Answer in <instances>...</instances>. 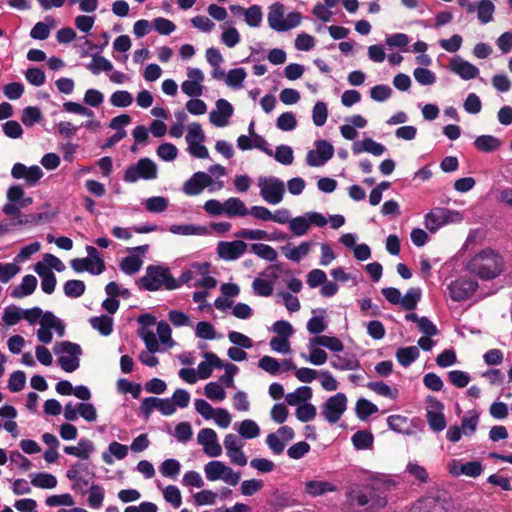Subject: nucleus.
<instances>
[{
	"label": "nucleus",
	"instance_id": "1",
	"mask_svg": "<svg viewBox=\"0 0 512 512\" xmlns=\"http://www.w3.org/2000/svg\"><path fill=\"white\" fill-rule=\"evenodd\" d=\"M138 289L149 292L160 290L164 287L166 290H173L175 286L174 277L168 267L162 265H149L146 267L144 276L136 281Z\"/></svg>",
	"mask_w": 512,
	"mask_h": 512
},
{
	"label": "nucleus",
	"instance_id": "2",
	"mask_svg": "<svg viewBox=\"0 0 512 512\" xmlns=\"http://www.w3.org/2000/svg\"><path fill=\"white\" fill-rule=\"evenodd\" d=\"M496 257L492 249L482 250L467 261L465 269L482 280H493L501 274Z\"/></svg>",
	"mask_w": 512,
	"mask_h": 512
},
{
	"label": "nucleus",
	"instance_id": "3",
	"mask_svg": "<svg viewBox=\"0 0 512 512\" xmlns=\"http://www.w3.org/2000/svg\"><path fill=\"white\" fill-rule=\"evenodd\" d=\"M284 13L285 7L282 2H273L269 7L267 16L269 27L278 33L286 32L298 27L302 20L300 12H289L285 19Z\"/></svg>",
	"mask_w": 512,
	"mask_h": 512
},
{
	"label": "nucleus",
	"instance_id": "4",
	"mask_svg": "<svg viewBox=\"0 0 512 512\" xmlns=\"http://www.w3.org/2000/svg\"><path fill=\"white\" fill-rule=\"evenodd\" d=\"M53 352L59 356L58 364L65 372L72 373L79 368L83 350L78 343L69 340L57 342L53 347Z\"/></svg>",
	"mask_w": 512,
	"mask_h": 512
},
{
	"label": "nucleus",
	"instance_id": "5",
	"mask_svg": "<svg viewBox=\"0 0 512 512\" xmlns=\"http://www.w3.org/2000/svg\"><path fill=\"white\" fill-rule=\"evenodd\" d=\"M65 476L72 481L71 489L79 494L84 495L88 492V485L96 477L95 472L90 469L88 463L76 462L66 471Z\"/></svg>",
	"mask_w": 512,
	"mask_h": 512
},
{
	"label": "nucleus",
	"instance_id": "6",
	"mask_svg": "<svg viewBox=\"0 0 512 512\" xmlns=\"http://www.w3.org/2000/svg\"><path fill=\"white\" fill-rule=\"evenodd\" d=\"M157 172L156 163L150 158L144 157L126 168L123 180L126 183H135L139 179L153 180L157 177Z\"/></svg>",
	"mask_w": 512,
	"mask_h": 512
},
{
	"label": "nucleus",
	"instance_id": "7",
	"mask_svg": "<svg viewBox=\"0 0 512 512\" xmlns=\"http://www.w3.org/2000/svg\"><path fill=\"white\" fill-rule=\"evenodd\" d=\"M261 197L269 204H279L285 194L284 182L275 176L260 177L258 180Z\"/></svg>",
	"mask_w": 512,
	"mask_h": 512
},
{
	"label": "nucleus",
	"instance_id": "8",
	"mask_svg": "<svg viewBox=\"0 0 512 512\" xmlns=\"http://www.w3.org/2000/svg\"><path fill=\"white\" fill-rule=\"evenodd\" d=\"M476 280L466 277L457 278L449 283L447 289L450 298L455 302H461L469 299L478 289Z\"/></svg>",
	"mask_w": 512,
	"mask_h": 512
},
{
	"label": "nucleus",
	"instance_id": "9",
	"mask_svg": "<svg viewBox=\"0 0 512 512\" xmlns=\"http://www.w3.org/2000/svg\"><path fill=\"white\" fill-rule=\"evenodd\" d=\"M347 409L345 393L338 392L330 396L322 406L324 418L331 424L336 423Z\"/></svg>",
	"mask_w": 512,
	"mask_h": 512
},
{
	"label": "nucleus",
	"instance_id": "10",
	"mask_svg": "<svg viewBox=\"0 0 512 512\" xmlns=\"http://www.w3.org/2000/svg\"><path fill=\"white\" fill-rule=\"evenodd\" d=\"M315 149L310 150L306 156L308 166L320 167L327 163L334 155L333 145L325 140L319 139L314 142Z\"/></svg>",
	"mask_w": 512,
	"mask_h": 512
},
{
	"label": "nucleus",
	"instance_id": "11",
	"mask_svg": "<svg viewBox=\"0 0 512 512\" xmlns=\"http://www.w3.org/2000/svg\"><path fill=\"white\" fill-rule=\"evenodd\" d=\"M416 507H423L430 512H452L454 503L446 492L436 496H426L419 499Z\"/></svg>",
	"mask_w": 512,
	"mask_h": 512
},
{
	"label": "nucleus",
	"instance_id": "12",
	"mask_svg": "<svg viewBox=\"0 0 512 512\" xmlns=\"http://www.w3.org/2000/svg\"><path fill=\"white\" fill-rule=\"evenodd\" d=\"M247 249V244L242 240L219 241L217 245L218 256L226 261H234L241 257Z\"/></svg>",
	"mask_w": 512,
	"mask_h": 512
},
{
	"label": "nucleus",
	"instance_id": "13",
	"mask_svg": "<svg viewBox=\"0 0 512 512\" xmlns=\"http://www.w3.org/2000/svg\"><path fill=\"white\" fill-rule=\"evenodd\" d=\"M224 447L227 456L233 464L245 466L247 464V457L242 448L243 443L238 439L235 434H227L224 438Z\"/></svg>",
	"mask_w": 512,
	"mask_h": 512
},
{
	"label": "nucleus",
	"instance_id": "14",
	"mask_svg": "<svg viewBox=\"0 0 512 512\" xmlns=\"http://www.w3.org/2000/svg\"><path fill=\"white\" fill-rule=\"evenodd\" d=\"M460 6L465 7L467 13L477 12L478 20L481 24H488L493 20L495 11L494 2H458Z\"/></svg>",
	"mask_w": 512,
	"mask_h": 512
},
{
	"label": "nucleus",
	"instance_id": "15",
	"mask_svg": "<svg viewBox=\"0 0 512 512\" xmlns=\"http://www.w3.org/2000/svg\"><path fill=\"white\" fill-rule=\"evenodd\" d=\"M212 177L203 172L198 171L195 172L191 178H189L183 185V192L189 196H196L200 194L205 187H208L212 184Z\"/></svg>",
	"mask_w": 512,
	"mask_h": 512
},
{
	"label": "nucleus",
	"instance_id": "16",
	"mask_svg": "<svg viewBox=\"0 0 512 512\" xmlns=\"http://www.w3.org/2000/svg\"><path fill=\"white\" fill-rule=\"evenodd\" d=\"M450 70L463 80L474 79L480 73L479 69L475 65L464 60L458 55L451 59Z\"/></svg>",
	"mask_w": 512,
	"mask_h": 512
},
{
	"label": "nucleus",
	"instance_id": "17",
	"mask_svg": "<svg viewBox=\"0 0 512 512\" xmlns=\"http://www.w3.org/2000/svg\"><path fill=\"white\" fill-rule=\"evenodd\" d=\"M22 196H24V189L21 185L16 184L10 186L7 190L8 203L3 205L2 212L8 216H21V210L17 204L21 201Z\"/></svg>",
	"mask_w": 512,
	"mask_h": 512
},
{
	"label": "nucleus",
	"instance_id": "18",
	"mask_svg": "<svg viewBox=\"0 0 512 512\" xmlns=\"http://www.w3.org/2000/svg\"><path fill=\"white\" fill-rule=\"evenodd\" d=\"M56 212H37L30 213L24 216L16 217L17 220L13 222V225H37L39 223H49L56 217Z\"/></svg>",
	"mask_w": 512,
	"mask_h": 512
},
{
	"label": "nucleus",
	"instance_id": "19",
	"mask_svg": "<svg viewBox=\"0 0 512 512\" xmlns=\"http://www.w3.org/2000/svg\"><path fill=\"white\" fill-rule=\"evenodd\" d=\"M37 283V278L34 275H25L21 284L12 289L10 296L17 299L27 297L34 293Z\"/></svg>",
	"mask_w": 512,
	"mask_h": 512
},
{
	"label": "nucleus",
	"instance_id": "20",
	"mask_svg": "<svg viewBox=\"0 0 512 512\" xmlns=\"http://www.w3.org/2000/svg\"><path fill=\"white\" fill-rule=\"evenodd\" d=\"M337 491V486L328 481L310 480L305 483V492L312 496H322L328 492Z\"/></svg>",
	"mask_w": 512,
	"mask_h": 512
},
{
	"label": "nucleus",
	"instance_id": "21",
	"mask_svg": "<svg viewBox=\"0 0 512 512\" xmlns=\"http://www.w3.org/2000/svg\"><path fill=\"white\" fill-rule=\"evenodd\" d=\"M449 472L454 476L466 475L469 477L476 478L480 476L481 473L483 472V466L480 461H469L460 464V466L454 465Z\"/></svg>",
	"mask_w": 512,
	"mask_h": 512
},
{
	"label": "nucleus",
	"instance_id": "22",
	"mask_svg": "<svg viewBox=\"0 0 512 512\" xmlns=\"http://www.w3.org/2000/svg\"><path fill=\"white\" fill-rule=\"evenodd\" d=\"M313 396L310 386H300L295 391L286 394L285 400L291 406H300L303 402L309 401Z\"/></svg>",
	"mask_w": 512,
	"mask_h": 512
},
{
	"label": "nucleus",
	"instance_id": "23",
	"mask_svg": "<svg viewBox=\"0 0 512 512\" xmlns=\"http://www.w3.org/2000/svg\"><path fill=\"white\" fill-rule=\"evenodd\" d=\"M127 453L128 447L126 445L113 441L109 444L108 450L102 453V459L106 464L111 465L114 463L113 456L122 460L127 456Z\"/></svg>",
	"mask_w": 512,
	"mask_h": 512
},
{
	"label": "nucleus",
	"instance_id": "24",
	"mask_svg": "<svg viewBox=\"0 0 512 512\" xmlns=\"http://www.w3.org/2000/svg\"><path fill=\"white\" fill-rule=\"evenodd\" d=\"M473 144L478 151L491 153L500 148L501 141L492 135H480L474 140Z\"/></svg>",
	"mask_w": 512,
	"mask_h": 512
},
{
	"label": "nucleus",
	"instance_id": "25",
	"mask_svg": "<svg viewBox=\"0 0 512 512\" xmlns=\"http://www.w3.org/2000/svg\"><path fill=\"white\" fill-rule=\"evenodd\" d=\"M316 345L323 346V347L327 348L328 350L335 352V353L341 352L344 349V345H343L342 341L335 336L321 335V336H317L315 338L310 339L309 346H316Z\"/></svg>",
	"mask_w": 512,
	"mask_h": 512
},
{
	"label": "nucleus",
	"instance_id": "26",
	"mask_svg": "<svg viewBox=\"0 0 512 512\" xmlns=\"http://www.w3.org/2000/svg\"><path fill=\"white\" fill-rule=\"evenodd\" d=\"M89 323L102 336H109L113 332V318L107 314L93 316L89 319Z\"/></svg>",
	"mask_w": 512,
	"mask_h": 512
},
{
	"label": "nucleus",
	"instance_id": "27",
	"mask_svg": "<svg viewBox=\"0 0 512 512\" xmlns=\"http://www.w3.org/2000/svg\"><path fill=\"white\" fill-rule=\"evenodd\" d=\"M331 366L340 371L357 370L360 368V362L353 354H345V356L336 355L330 362Z\"/></svg>",
	"mask_w": 512,
	"mask_h": 512
},
{
	"label": "nucleus",
	"instance_id": "28",
	"mask_svg": "<svg viewBox=\"0 0 512 512\" xmlns=\"http://www.w3.org/2000/svg\"><path fill=\"white\" fill-rule=\"evenodd\" d=\"M395 356L400 365L408 367L419 358L420 352L416 346L400 347Z\"/></svg>",
	"mask_w": 512,
	"mask_h": 512
},
{
	"label": "nucleus",
	"instance_id": "29",
	"mask_svg": "<svg viewBox=\"0 0 512 512\" xmlns=\"http://www.w3.org/2000/svg\"><path fill=\"white\" fill-rule=\"evenodd\" d=\"M351 441L355 450H367L373 446L374 435L368 430H358L352 435Z\"/></svg>",
	"mask_w": 512,
	"mask_h": 512
},
{
	"label": "nucleus",
	"instance_id": "30",
	"mask_svg": "<svg viewBox=\"0 0 512 512\" xmlns=\"http://www.w3.org/2000/svg\"><path fill=\"white\" fill-rule=\"evenodd\" d=\"M450 220L451 218H447L433 209L425 215L424 224L429 232L435 233L442 226L450 223Z\"/></svg>",
	"mask_w": 512,
	"mask_h": 512
},
{
	"label": "nucleus",
	"instance_id": "31",
	"mask_svg": "<svg viewBox=\"0 0 512 512\" xmlns=\"http://www.w3.org/2000/svg\"><path fill=\"white\" fill-rule=\"evenodd\" d=\"M340 2H317V4L312 9V14L322 22H330L334 11L333 9Z\"/></svg>",
	"mask_w": 512,
	"mask_h": 512
},
{
	"label": "nucleus",
	"instance_id": "32",
	"mask_svg": "<svg viewBox=\"0 0 512 512\" xmlns=\"http://www.w3.org/2000/svg\"><path fill=\"white\" fill-rule=\"evenodd\" d=\"M225 214L228 217H244L248 214V209L246 208L244 202L237 197L228 198L225 203Z\"/></svg>",
	"mask_w": 512,
	"mask_h": 512
},
{
	"label": "nucleus",
	"instance_id": "33",
	"mask_svg": "<svg viewBox=\"0 0 512 512\" xmlns=\"http://www.w3.org/2000/svg\"><path fill=\"white\" fill-rule=\"evenodd\" d=\"M387 424L389 429L398 434L410 435L412 433L410 430L409 419L405 416L390 415L387 418Z\"/></svg>",
	"mask_w": 512,
	"mask_h": 512
},
{
	"label": "nucleus",
	"instance_id": "34",
	"mask_svg": "<svg viewBox=\"0 0 512 512\" xmlns=\"http://www.w3.org/2000/svg\"><path fill=\"white\" fill-rule=\"evenodd\" d=\"M378 412V406L366 398H359L355 405L356 416L362 420H367L372 414Z\"/></svg>",
	"mask_w": 512,
	"mask_h": 512
},
{
	"label": "nucleus",
	"instance_id": "35",
	"mask_svg": "<svg viewBox=\"0 0 512 512\" xmlns=\"http://www.w3.org/2000/svg\"><path fill=\"white\" fill-rule=\"evenodd\" d=\"M87 68L94 74L98 75L101 72H110L113 70L112 63L104 56L99 55V52L92 54V61L87 65Z\"/></svg>",
	"mask_w": 512,
	"mask_h": 512
},
{
	"label": "nucleus",
	"instance_id": "36",
	"mask_svg": "<svg viewBox=\"0 0 512 512\" xmlns=\"http://www.w3.org/2000/svg\"><path fill=\"white\" fill-rule=\"evenodd\" d=\"M367 387L381 395L383 397H387L392 400H396L399 396V390L396 387H390L388 384L383 381H371L367 384Z\"/></svg>",
	"mask_w": 512,
	"mask_h": 512
},
{
	"label": "nucleus",
	"instance_id": "37",
	"mask_svg": "<svg viewBox=\"0 0 512 512\" xmlns=\"http://www.w3.org/2000/svg\"><path fill=\"white\" fill-rule=\"evenodd\" d=\"M422 297V289L420 287H412L408 289L401 298V306L404 310L412 311L416 309L418 302Z\"/></svg>",
	"mask_w": 512,
	"mask_h": 512
},
{
	"label": "nucleus",
	"instance_id": "38",
	"mask_svg": "<svg viewBox=\"0 0 512 512\" xmlns=\"http://www.w3.org/2000/svg\"><path fill=\"white\" fill-rule=\"evenodd\" d=\"M426 419L430 429L434 432H441L446 428V419L443 411H426Z\"/></svg>",
	"mask_w": 512,
	"mask_h": 512
},
{
	"label": "nucleus",
	"instance_id": "39",
	"mask_svg": "<svg viewBox=\"0 0 512 512\" xmlns=\"http://www.w3.org/2000/svg\"><path fill=\"white\" fill-rule=\"evenodd\" d=\"M86 290L84 281L78 279L67 280L63 285V292L69 298H79Z\"/></svg>",
	"mask_w": 512,
	"mask_h": 512
},
{
	"label": "nucleus",
	"instance_id": "40",
	"mask_svg": "<svg viewBox=\"0 0 512 512\" xmlns=\"http://www.w3.org/2000/svg\"><path fill=\"white\" fill-rule=\"evenodd\" d=\"M143 261L140 257L129 255L124 257L120 262V270L127 275H134L140 271Z\"/></svg>",
	"mask_w": 512,
	"mask_h": 512
},
{
	"label": "nucleus",
	"instance_id": "41",
	"mask_svg": "<svg viewBox=\"0 0 512 512\" xmlns=\"http://www.w3.org/2000/svg\"><path fill=\"white\" fill-rule=\"evenodd\" d=\"M226 465L222 461L212 460L205 467V476L209 481H217L222 479Z\"/></svg>",
	"mask_w": 512,
	"mask_h": 512
},
{
	"label": "nucleus",
	"instance_id": "42",
	"mask_svg": "<svg viewBox=\"0 0 512 512\" xmlns=\"http://www.w3.org/2000/svg\"><path fill=\"white\" fill-rule=\"evenodd\" d=\"M237 432L244 439H254L260 435V427L251 419L240 422Z\"/></svg>",
	"mask_w": 512,
	"mask_h": 512
},
{
	"label": "nucleus",
	"instance_id": "43",
	"mask_svg": "<svg viewBox=\"0 0 512 512\" xmlns=\"http://www.w3.org/2000/svg\"><path fill=\"white\" fill-rule=\"evenodd\" d=\"M247 76L244 68H233L228 71L225 77L226 84L233 89H240Z\"/></svg>",
	"mask_w": 512,
	"mask_h": 512
},
{
	"label": "nucleus",
	"instance_id": "44",
	"mask_svg": "<svg viewBox=\"0 0 512 512\" xmlns=\"http://www.w3.org/2000/svg\"><path fill=\"white\" fill-rule=\"evenodd\" d=\"M43 119L42 112L37 106H27L22 111L21 121L26 127H32Z\"/></svg>",
	"mask_w": 512,
	"mask_h": 512
},
{
	"label": "nucleus",
	"instance_id": "45",
	"mask_svg": "<svg viewBox=\"0 0 512 512\" xmlns=\"http://www.w3.org/2000/svg\"><path fill=\"white\" fill-rule=\"evenodd\" d=\"M41 325L54 329L59 337H63L65 334L66 326L64 322L60 318H58L52 311H45L44 322H42Z\"/></svg>",
	"mask_w": 512,
	"mask_h": 512
},
{
	"label": "nucleus",
	"instance_id": "46",
	"mask_svg": "<svg viewBox=\"0 0 512 512\" xmlns=\"http://www.w3.org/2000/svg\"><path fill=\"white\" fill-rule=\"evenodd\" d=\"M24 310L25 309L11 304L4 308L2 319L8 326L16 325L23 319Z\"/></svg>",
	"mask_w": 512,
	"mask_h": 512
},
{
	"label": "nucleus",
	"instance_id": "47",
	"mask_svg": "<svg viewBox=\"0 0 512 512\" xmlns=\"http://www.w3.org/2000/svg\"><path fill=\"white\" fill-rule=\"evenodd\" d=\"M31 484L37 488L53 489L57 485V478L53 474L41 472L32 478Z\"/></svg>",
	"mask_w": 512,
	"mask_h": 512
},
{
	"label": "nucleus",
	"instance_id": "48",
	"mask_svg": "<svg viewBox=\"0 0 512 512\" xmlns=\"http://www.w3.org/2000/svg\"><path fill=\"white\" fill-rule=\"evenodd\" d=\"M309 220L306 213L302 216H297L289 221V229L294 236H303L309 230Z\"/></svg>",
	"mask_w": 512,
	"mask_h": 512
},
{
	"label": "nucleus",
	"instance_id": "49",
	"mask_svg": "<svg viewBox=\"0 0 512 512\" xmlns=\"http://www.w3.org/2000/svg\"><path fill=\"white\" fill-rule=\"evenodd\" d=\"M251 251L256 254L258 257L273 262L277 258L276 250L270 245L263 243H254L251 245Z\"/></svg>",
	"mask_w": 512,
	"mask_h": 512
},
{
	"label": "nucleus",
	"instance_id": "50",
	"mask_svg": "<svg viewBox=\"0 0 512 512\" xmlns=\"http://www.w3.org/2000/svg\"><path fill=\"white\" fill-rule=\"evenodd\" d=\"M263 19L262 9L259 5H252L246 9L244 20L249 27H259Z\"/></svg>",
	"mask_w": 512,
	"mask_h": 512
},
{
	"label": "nucleus",
	"instance_id": "51",
	"mask_svg": "<svg viewBox=\"0 0 512 512\" xmlns=\"http://www.w3.org/2000/svg\"><path fill=\"white\" fill-rule=\"evenodd\" d=\"M88 491V505L93 509H99L103 504L105 496L103 487L98 484H92Z\"/></svg>",
	"mask_w": 512,
	"mask_h": 512
},
{
	"label": "nucleus",
	"instance_id": "52",
	"mask_svg": "<svg viewBox=\"0 0 512 512\" xmlns=\"http://www.w3.org/2000/svg\"><path fill=\"white\" fill-rule=\"evenodd\" d=\"M328 117L327 104L324 101H317L312 110V120L315 126L322 127Z\"/></svg>",
	"mask_w": 512,
	"mask_h": 512
},
{
	"label": "nucleus",
	"instance_id": "53",
	"mask_svg": "<svg viewBox=\"0 0 512 512\" xmlns=\"http://www.w3.org/2000/svg\"><path fill=\"white\" fill-rule=\"evenodd\" d=\"M295 414L299 421L303 423H308L309 421L313 420L316 417L317 410L312 403L306 401L303 402L302 405L297 407Z\"/></svg>",
	"mask_w": 512,
	"mask_h": 512
},
{
	"label": "nucleus",
	"instance_id": "54",
	"mask_svg": "<svg viewBox=\"0 0 512 512\" xmlns=\"http://www.w3.org/2000/svg\"><path fill=\"white\" fill-rule=\"evenodd\" d=\"M319 311L322 313V315L311 317L306 325L308 332L313 335H319L327 328V324L323 316L326 313V310L319 309Z\"/></svg>",
	"mask_w": 512,
	"mask_h": 512
},
{
	"label": "nucleus",
	"instance_id": "55",
	"mask_svg": "<svg viewBox=\"0 0 512 512\" xmlns=\"http://www.w3.org/2000/svg\"><path fill=\"white\" fill-rule=\"evenodd\" d=\"M415 80L422 86H429L436 82V75L425 67H417L413 71Z\"/></svg>",
	"mask_w": 512,
	"mask_h": 512
},
{
	"label": "nucleus",
	"instance_id": "56",
	"mask_svg": "<svg viewBox=\"0 0 512 512\" xmlns=\"http://www.w3.org/2000/svg\"><path fill=\"white\" fill-rule=\"evenodd\" d=\"M275 160L282 165H291L294 160L293 149L285 144L276 147L275 153L272 155Z\"/></svg>",
	"mask_w": 512,
	"mask_h": 512
},
{
	"label": "nucleus",
	"instance_id": "57",
	"mask_svg": "<svg viewBox=\"0 0 512 512\" xmlns=\"http://www.w3.org/2000/svg\"><path fill=\"white\" fill-rule=\"evenodd\" d=\"M195 335L198 338H201L204 340H213V339L220 337V335L216 334V331H215L213 325L208 321H200L197 323L196 329H195Z\"/></svg>",
	"mask_w": 512,
	"mask_h": 512
},
{
	"label": "nucleus",
	"instance_id": "58",
	"mask_svg": "<svg viewBox=\"0 0 512 512\" xmlns=\"http://www.w3.org/2000/svg\"><path fill=\"white\" fill-rule=\"evenodd\" d=\"M117 388L121 393H130L134 399L140 397L142 386L140 383L130 382L125 378H120L117 381Z\"/></svg>",
	"mask_w": 512,
	"mask_h": 512
},
{
	"label": "nucleus",
	"instance_id": "59",
	"mask_svg": "<svg viewBox=\"0 0 512 512\" xmlns=\"http://www.w3.org/2000/svg\"><path fill=\"white\" fill-rule=\"evenodd\" d=\"M169 201L162 196H152L145 202V208L151 213H161L168 208Z\"/></svg>",
	"mask_w": 512,
	"mask_h": 512
},
{
	"label": "nucleus",
	"instance_id": "60",
	"mask_svg": "<svg viewBox=\"0 0 512 512\" xmlns=\"http://www.w3.org/2000/svg\"><path fill=\"white\" fill-rule=\"evenodd\" d=\"M204 393L212 401H223L226 397L224 388L215 381H211L205 385Z\"/></svg>",
	"mask_w": 512,
	"mask_h": 512
},
{
	"label": "nucleus",
	"instance_id": "61",
	"mask_svg": "<svg viewBox=\"0 0 512 512\" xmlns=\"http://www.w3.org/2000/svg\"><path fill=\"white\" fill-rule=\"evenodd\" d=\"M138 335L143 340L147 350L150 353L154 354L159 351V343L153 331L149 329H139Z\"/></svg>",
	"mask_w": 512,
	"mask_h": 512
},
{
	"label": "nucleus",
	"instance_id": "62",
	"mask_svg": "<svg viewBox=\"0 0 512 512\" xmlns=\"http://www.w3.org/2000/svg\"><path fill=\"white\" fill-rule=\"evenodd\" d=\"M133 96L126 90H118L114 92L110 97V103L114 107L125 108L132 104Z\"/></svg>",
	"mask_w": 512,
	"mask_h": 512
},
{
	"label": "nucleus",
	"instance_id": "63",
	"mask_svg": "<svg viewBox=\"0 0 512 512\" xmlns=\"http://www.w3.org/2000/svg\"><path fill=\"white\" fill-rule=\"evenodd\" d=\"M297 126V120L292 112H283L276 120V127L282 131H292Z\"/></svg>",
	"mask_w": 512,
	"mask_h": 512
},
{
	"label": "nucleus",
	"instance_id": "64",
	"mask_svg": "<svg viewBox=\"0 0 512 512\" xmlns=\"http://www.w3.org/2000/svg\"><path fill=\"white\" fill-rule=\"evenodd\" d=\"M181 469V464L178 460L170 458L162 462L160 472L163 476L169 478H176Z\"/></svg>",
	"mask_w": 512,
	"mask_h": 512
}]
</instances>
